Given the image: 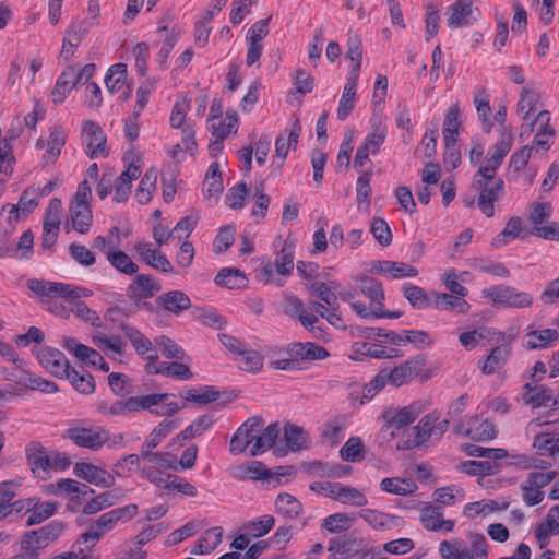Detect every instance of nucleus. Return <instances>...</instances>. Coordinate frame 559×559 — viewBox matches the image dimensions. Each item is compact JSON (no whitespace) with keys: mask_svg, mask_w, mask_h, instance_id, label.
Masks as SVG:
<instances>
[{"mask_svg":"<svg viewBox=\"0 0 559 559\" xmlns=\"http://www.w3.org/2000/svg\"><path fill=\"white\" fill-rule=\"evenodd\" d=\"M471 549H467L462 539L442 540L439 552L442 559H487V539L483 534L471 535Z\"/></svg>","mask_w":559,"mask_h":559,"instance_id":"obj_1","label":"nucleus"},{"mask_svg":"<svg viewBox=\"0 0 559 559\" xmlns=\"http://www.w3.org/2000/svg\"><path fill=\"white\" fill-rule=\"evenodd\" d=\"M66 527L63 521L55 520L37 530L25 532L21 540V550L39 555L41 549L55 543L64 533Z\"/></svg>","mask_w":559,"mask_h":559,"instance_id":"obj_2","label":"nucleus"},{"mask_svg":"<svg viewBox=\"0 0 559 559\" xmlns=\"http://www.w3.org/2000/svg\"><path fill=\"white\" fill-rule=\"evenodd\" d=\"M473 186L480 193L477 199V206L486 217L495 215V202L498 201L504 192V182L496 176H476Z\"/></svg>","mask_w":559,"mask_h":559,"instance_id":"obj_3","label":"nucleus"},{"mask_svg":"<svg viewBox=\"0 0 559 559\" xmlns=\"http://www.w3.org/2000/svg\"><path fill=\"white\" fill-rule=\"evenodd\" d=\"M27 287L33 293L46 296L52 299L53 297L60 296L67 300L79 299L81 297H87L92 295V292L83 287H74L70 284L48 282L43 280H29L27 281Z\"/></svg>","mask_w":559,"mask_h":559,"instance_id":"obj_4","label":"nucleus"},{"mask_svg":"<svg viewBox=\"0 0 559 559\" xmlns=\"http://www.w3.org/2000/svg\"><path fill=\"white\" fill-rule=\"evenodd\" d=\"M481 296L498 306L510 308H526L533 304V298L525 292H518L514 287L496 285L481 292Z\"/></svg>","mask_w":559,"mask_h":559,"instance_id":"obj_5","label":"nucleus"},{"mask_svg":"<svg viewBox=\"0 0 559 559\" xmlns=\"http://www.w3.org/2000/svg\"><path fill=\"white\" fill-rule=\"evenodd\" d=\"M264 420L261 416H252L242 423L233 435L229 442V452L234 455L243 453L247 448L257 441Z\"/></svg>","mask_w":559,"mask_h":559,"instance_id":"obj_6","label":"nucleus"},{"mask_svg":"<svg viewBox=\"0 0 559 559\" xmlns=\"http://www.w3.org/2000/svg\"><path fill=\"white\" fill-rule=\"evenodd\" d=\"M64 438L70 439L75 445L87 448L93 451L99 450L108 440L109 433L103 428H85L72 427L68 428L63 435Z\"/></svg>","mask_w":559,"mask_h":559,"instance_id":"obj_7","label":"nucleus"},{"mask_svg":"<svg viewBox=\"0 0 559 559\" xmlns=\"http://www.w3.org/2000/svg\"><path fill=\"white\" fill-rule=\"evenodd\" d=\"M36 357L43 368H45L52 376L63 379L68 376L70 364L64 354L57 348L49 346L40 347L36 350Z\"/></svg>","mask_w":559,"mask_h":559,"instance_id":"obj_8","label":"nucleus"},{"mask_svg":"<svg viewBox=\"0 0 559 559\" xmlns=\"http://www.w3.org/2000/svg\"><path fill=\"white\" fill-rule=\"evenodd\" d=\"M427 364L426 357L417 355L400 366L388 370L389 383L394 386H402L417 377Z\"/></svg>","mask_w":559,"mask_h":559,"instance_id":"obj_9","label":"nucleus"},{"mask_svg":"<svg viewBox=\"0 0 559 559\" xmlns=\"http://www.w3.org/2000/svg\"><path fill=\"white\" fill-rule=\"evenodd\" d=\"M512 142L513 135L511 131L504 128L501 132L500 140L492 147L493 152L487 158V165L480 167L476 176H486L487 178H489V176H496L497 169L512 147Z\"/></svg>","mask_w":559,"mask_h":559,"instance_id":"obj_10","label":"nucleus"},{"mask_svg":"<svg viewBox=\"0 0 559 559\" xmlns=\"http://www.w3.org/2000/svg\"><path fill=\"white\" fill-rule=\"evenodd\" d=\"M523 390V402L531 405L533 408L552 406L554 409H556L559 404L556 388L554 389L545 385L525 383Z\"/></svg>","mask_w":559,"mask_h":559,"instance_id":"obj_11","label":"nucleus"},{"mask_svg":"<svg viewBox=\"0 0 559 559\" xmlns=\"http://www.w3.org/2000/svg\"><path fill=\"white\" fill-rule=\"evenodd\" d=\"M294 249L287 242L284 247L277 252L274 264L271 262L266 263L261 269V278L265 283H274L273 281V270L277 272V274L283 276H288L292 274L294 270Z\"/></svg>","mask_w":559,"mask_h":559,"instance_id":"obj_12","label":"nucleus"},{"mask_svg":"<svg viewBox=\"0 0 559 559\" xmlns=\"http://www.w3.org/2000/svg\"><path fill=\"white\" fill-rule=\"evenodd\" d=\"M73 473L76 477L102 488H110L116 483L114 474H110L92 463H75Z\"/></svg>","mask_w":559,"mask_h":559,"instance_id":"obj_13","label":"nucleus"},{"mask_svg":"<svg viewBox=\"0 0 559 559\" xmlns=\"http://www.w3.org/2000/svg\"><path fill=\"white\" fill-rule=\"evenodd\" d=\"M82 138L86 146V154L91 158L106 155L107 138L99 124L91 120L85 121L82 129Z\"/></svg>","mask_w":559,"mask_h":559,"instance_id":"obj_14","label":"nucleus"},{"mask_svg":"<svg viewBox=\"0 0 559 559\" xmlns=\"http://www.w3.org/2000/svg\"><path fill=\"white\" fill-rule=\"evenodd\" d=\"M64 348L86 365L99 368L104 372L109 371V365L96 349L84 344H80L74 338H66Z\"/></svg>","mask_w":559,"mask_h":559,"instance_id":"obj_15","label":"nucleus"},{"mask_svg":"<svg viewBox=\"0 0 559 559\" xmlns=\"http://www.w3.org/2000/svg\"><path fill=\"white\" fill-rule=\"evenodd\" d=\"M134 250L140 259L151 267L163 273H173L174 267L170 261L164 253L153 249L150 242L136 241Z\"/></svg>","mask_w":559,"mask_h":559,"instance_id":"obj_16","label":"nucleus"},{"mask_svg":"<svg viewBox=\"0 0 559 559\" xmlns=\"http://www.w3.org/2000/svg\"><path fill=\"white\" fill-rule=\"evenodd\" d=\"M289 357L299 360H323L330 356V353L323 346L312 342H294L287 346Z\"/></svg>","mask_w":559,"mask_h":559,"instance_id":"obj_17","label":"nucleus"},{"mask_svg":"<svg viewBox=\"0 0 559 559\" xmlns=\"http://www.w3.org/2000/svg\"><path fill=\"white\" fill-rule=\"evenodd\" d=\"M438 419L439 414L436 412L425 415L419 423L413 427V430L415 431L414 439L407 440L403 448H417L426 443L430 437L435 436V424Z\"/></svg>","mask_w":559,"mask_h":559,"instance_id":"obj_18","label":"nucleus"},{"mask_svg":"<svg viewBox=\"0 0 559 559\" xmlns=\"http://www.w3.org/2000/svg\"><path fill=\"white\" fill-rule=\"evenodd\" d=\"M25 455L33 473L50 471V453L39 441L29 442Z\"/></svg>","mask_w":559,"mask_h":559,"instance_id":"obj_19","label":"nucleus"},{"mask_svg":"<svg viewBox=\"0 0 559 559\" xmlns=\"http://www.w3.org/2000/svg\"><path fill=\"white\" fill-rule=\"evenodd\" d=\"M365 540L356 536L346 535L342 538H333L329 544V551H335L341 559H348L359 555L365 548Z\"/></svg>","mask_w":559,"mask_h":559,"instance_id":"obj_20","label":"nucleus"},{"mask_svg":"<svg viewBox=\"0 0 559 559\" xmlns=\"http://www.w3.org/2000/svg\"><path fill=\"white\" fill-rule=\"evenodd\" d=\"M420 522L426 530L432 532H438L440 530L451 532L454 527V522L452 520L442 519L441 509L433 504H428L423 508Z\"/></svg>","mask_w":559,"mask_h":559,"instance_id":"obj_21","label":"nucleus"},{"mask_svg":"<svg viewBox=\"0 0 559 559\" xmlns=\"http://www.w3.org/2000/svg\"><path fill=\"white\" fill-rule=\"evenodd\" d=\"M117 524L111 512L108 511L102 514L94 523H92L88 530L81 534L76 543H87L92 540V546L97 543L100 537L108 531H110Z\"/></svg>","mask_w":559,"mask_h":559,"instance_id":"obj_22","label":"nucleus"},{"mask_svg":"<svg viewBox=\"0 0 559 559\" xmlns=\"http://www.w3.org/2000/svg\"><path fill=\"white\" fill-rule=\"evenodd\" d=\"M473 13V0H456L447 12V24L450 28L468 25V16Z\"/></svg>","mask_w":559,"mask_h":559,"instance_id":"obj_23","label":"nucleus"},{"mask_svg":"<svg viewBox=\"0 0 559 559\" xmlns=\"http://www.w3.org/2000/svg\"><path fill=\"white\" fill-rule=\"evenodd\" d=\"M156 302L174 314H180L182 311L191 307L189 296L181 290L164 293L156 298Z\"/></svg>","mask_w":559,"mask_h":559,"instance_id":"obj_24","label":"nucleus"},{"mask_svg":"<svg viewBox=\"0 0 559 559\" xmlns=\"http://www.w3.org/2000/svg\"><path fill=\"white\" fill-rule=\"evenodd\" d=\"M78 83L76 69L73 66L68 67L59 75L51 92L52 102L55 104H61Z\"/></svg>","mask_w":559,"mask_h":559,"instance_id":"obj_25","label":"nucleus"},{"mask_svg":"<svg viewBox=\"0 0 559 559\" xmlns=\"http://www.w3.org/2000/svg\"><path fill=\"white\" fill-rule=\"evenodd\" d=\"M432 306L443 310L455 311L457 313H467L471 305L464 299L453 294L432 292Z\"/></svg>","mask_w":559,"mask_h":559,"instance_id":"obj_26","label":"nucleus"},{"mask_svg":"<svg viewBox=\"0 0 559 559\" xmlns=\"http://www.w3.org/2000/svg\"><path fill=\"white\" fill-rule=\"evenodd\" d=\"M162 290L159 282L150 274H135L133 282L128 287V294L151 298Z\"/></svg>","mask_w":559,"mask_h":559,"instance_id":"obj_27","label":"nucleus"},{"mask_svg":"<svg viewBox=\"0 0 559 559\" xmlns=\"http://www.w3.org/2000/svg\"><path fill=\"white\" fill-rule=\"evenodd\" d=\"M280 435V425L278 423H271L264 429L262 428L261 432H258L257 441L253 443L250 449L251 456H258L267 450L272 449Z\"/></svg>","mask_w":559,"mask_h":559,"instance_id":"obj_28","label":"nucleus"},{"mask_svg":"<svg viewBox=\"0 0 559 559\" xmlns=\"http://www.w3.org/2000/svg\"><path fill=\"white\" fill-rule=\"evenodd\" d=\"M141 174L138 166L131 164L116 179L114 201L117 203L124 202L131 191L132 181Z\"/></svg>","mask_w":559,"mask_h":559,"instance_id":"obj_29","label":"nucleus"},{"mask_svg":"<svg viewBox=\"0 0 559 559\" xmlns=\"http://www.w3.org/2000/svg\"><path fill=\"white\" fill-rule=\"evenodd\" d=\"M419 415V411L416 409L415 405H408L400 411H397L394 415L390 416L388 413L383 415L385 419V424L383 425L382 430L386 431L391 428L402 429L411 424H413Z\"/></svg>","mask_w":559,"mask_h":559,"instance_id":"obj_30","label":"nucleus"},{"mask_svg":"<svg viewBox=\"0 0 559 559\" xmlns=\"http://www.w3.org/2000/svg\"><path fill=\"white\" fill-rule=\"evenodd\" d=\"M357 81L358 78L355 76V73L347 76L337 108V118L342 121L345 120L354 109Z\"/></svg>","mask_w":559,"mask_h":559,"instance_id":"obj_31","label":"nucleus"},{"mask_svg":"<svg viewBox=\"0 0 559 559\" xmlns=\"http://www.w3.org/2000/svg\"><path fill=\"white\" fill-rule=\"evenodd\" d=\"M214 282L217 286L228 289H241L247 286L248 280L239 269L224 267L218 271Z\"/></svg>","mask_w":559,"mask_h":559,"instance_id":"obj_32","label":"nucleus"},{"mask_svg":"<svg viewBox=\"0 0 559 559\" xmlns=\"http://www.w3.org/2000/svg\"><path fill=\"white\" fill-rule=\"evenodd\" d=\"M559 338L556 329L533 330L525 334L524 347L526 349L547 348Z\"/></svg>","mask_w":559,"mask_h":559,"instance_id":"obj_33","label":"nucleus"},{"mask_svg":"<svg viewBox=\"0 0 559 559\" xmlns=\"http://www.w3.org/2000/svg\"><path fill=\"white\" fill-rule=\"evenodd\" d=\"M171 396L169 393H152L148 394V413L158 416V417H171L175 415L178 411L186 407V403L178 404L177 402H170L165 404V411L157 409V406H159L162 403H165L168 401V399Z\"/></svg>","mask_w":559,"mask_h":559,"instance_id":"obj_34","label":"nucleus"},{"mask_svg":"<svg viewBox=\"0 0 559 559\" xmlns=\"http://www.w3.org/2000/svg\"><path fill=\"white\" fill-rule=\"evenodd\" d=\"M359 282L360 292L370 299V308L372 311L376 310L377 307H383L384 290L382 284L370 276H362Z\"/></svg>","mask_w":559,"mask_h":559,"instance_id":"obj_35","label":"nucleus"},{"mask_svg":"<svg viewBox=\"0 0 559 559\" xmlns=\"http://www.w3.org/2000/svg\"><path fill=\"white\" fill-rule=\"evenodd\" d=\"M460 115L461 111L457 104L452 105L448 109L442 130L444 143H456L459 130L461 127Z\"/></svg>","mask_w":559,"mask_h":559,"instance_id":"obj_36","label":"nucleus"},{"mask_svg":"<svg viewBox=\"0 0 559 559\" xmlns=\"http://www.w3.org/2000/svg\"><path fill=\"white\" fill-rule=\"evenodd\" d=\"M158 171L155 167L148 168L142 177L135 191V198L139 203L147 204L156 190Z\"/></svg>","mask_w":559,"mask_h":559,"instance_id":"obj_37","label":"nucleus"},{"mask_svg":"<svg viewBox=\"0 0 559 559\" xmlns=\"http://www.w3.org/2000/svg\"><path fill=\"white\" fill-rule=\"evenodd\" d=\"M70 216L73 228L80 234L88 233L92 225V210L90 205L71 204Z\"/></svg>","mask_w":559,"mask_h":559,"instance_id":"obj_38","label":"nucleus"},{"mask_svg":"<svg viewBox=\"0 0 559 559\" xmlns=\"http://www.w3.org/2000/svg\"><path fill=\"white\" fill-rule=\"evenodd\" d=\"M68 376L63 379H68L72 386L81 394L90 395L95 391V380L93 376L84 370L79 371L72 367L67 370Z\"/></svg>","mask_w":559,"mask_h":559,"instance_id":"obj_39","label":"nucleus"},{"mask_svg":"<svg viewBox=\"0 0 559 559\" xmlns=\"http://www.w3.org/2000/svg\"><path fill=\"white\" fill-rule=\"evenodd\" d=\"M275 509L285 518L295 519L304 512L301 502L290 493L283 492L276 497Z\"/></svg>","mask_w":559,"mask_h":559,"instance_id":"obj_40","label":"nucleus"},{"mask_svg":"<svg viewBox=\"0 0 559 559\" xmlns=\"http://www.w3.org/2000/svg\"><path fill=\"white\" fill-rule=\"evenodd\" d=\"M107 261L116 271L123 275L132 276L139 271L138 264L120 249H116L115 252H108Z\"/></svg>","mask_w":559,"mask_h":559,"instance_id":"obj_41","label":"nucleus"},{"mask_svg":"<svg viewBox=\"0 0 559 559\" xmlns=\"http://www.w3.org/2000/svg\"><path fill=\"white\" fill-rule=\"evenodd\" d=\"M284 439L287 448L292 452H297L307 447L308 436L304 428L287 423L284 426Z\"/></svg>","mask_w":559,"mask_h":559,"instance_id":"obj_42","label":"nucleus"},{"mask_svg":"<svg viewBox=\"0 0 559 559\" xmlns=\"http://www.w3.org/2000/svg\"><path fill=\"white\" fill-rule=\"evenodd\" d=\"M403 295L413 308L425 309L432 305L431 293L427 294L419 286L405 284L403 286Z\"/></svg>","mask_w":559,"mask_h":559,"instance_id":"obj_43","label":"nucleus"},{"mask_svg":"<svg viewBox=\"0 0 559 559\" xmlns=\"http://www.w3.org/2000/svg\"><path fill=\"white\" fill-rule=\"evenodd\" d=\"M381 490L397 495L407 496L417 489V485L408 478H383L380 483Z\"/></svg>","mask_w":559,"mask_h":559,"instance_id":"obj_44","label":"nucleus"},{"mask_svg":"<svg viewBox=\"0 0 559 559\" xmlns=\"http://www.w3.org/2000/svg\"><path fill=\"white\" fill-rule=\"evenodd\" d=\"M474 104L477 110L479 120L484 123L486 132H490L492 122L490 121L491 107L489 104V97L484 87H477L474 95Z\"/></svg>","mask_w":559,"mask_h":559,"instance_id":"obj_45","label":"nucleus"},{"mask_svg":"<svg viewBox=\"0 0 559 559\" xmlns=\"http://www.w3.org/2000/svg\"><path fill=\"white\" fill-rule=\"evenodd\" d=\"M355 522V516L346 513H333L326 516L321 527L332 534H338L348 531Z\"/></svg>","mask_w":559,"mask_h":559,"instance_id":"obj_46","label":"nucleus"},{"mask_svg":"<svg viewBox=\"0 0 559 559\" xmlns=\"http://www.w3.org/2000/svg\"><path fill=\"white\" fill-rule=\"evenodd\" d=\"M536 120L540 121V127L533 140V145L531 147H540L547 151L550 147V143L548 142L547 136L555 135V130L549 126V112L546 110L540 111Z\"/></svg>","mask_w":559,"mask_h":559,"instance_id":"obj_47","label":"nucleus"},{"mask_svg":"<svg viewBox=\"0 0 559 559\" xmlns=\"http://www.w3.org/2000/svg\"><path fill=\"white\" fill-rule=\"evenodd\" d=\"M464 497V489L457 485L440 487L432 492L433 500L444 506H453L456 501H462Z\"/></svg>","mask_w":559,"mask_h":559,"instance_id":"obj_48","label":"nucleus"},{"mask_svg":"<svg viewBox=\"0 0 559 559\" xmlns=\"http://www.w3.org/2000/svg\"><path fill=\"white\" fill-rule=\"evenodd\" d=\"M180 426L179 419H164L155 427L143 444L146 448H156L164 438H166L174 429Z\"/></svg>","mask_w":559,"mask_h":559,"instance_id":"obj_49","label":"nucleus"},{"mask_svg":"<svg viewBox=\"0 0 559 559\" xmlns=\"http://www.w3.org/2000/svg\"><path fill=\"white\" fill-rule=\"evenodd\" d=\"M127 80V64L116 63L111 66L105 76V84L110 93L119 92Z\"/></svg>","mask_w":559,"mask_h":559,"instance_id":"obj_50","label":"nucleus"},{"mask_svg":"<svg viewBox=\"0 0 559 559\" xmlns=\"http://www.w3.org/2000/svg\"><path fill=\"white\" fill-rule=\"evenodd\" d=\"M509 354L510 350L504 345L492 348L486 360L480 366L481 372L487 376L492 374L497 368L506 362Z\"/></svg>","mask_w":559,"mask_h":559,"instance_id":"obj_51","label":"nucleus"},{"mask_svg":"<svg viewBox=\"0 0 559 559\" xmlns=\"http://www.w3.org/2000/svg\"><path fill=\"white\" fill-rule=\"evenodd\" d=\"M221 396L219 391L212 385H205L200 390L190 389L186 392L185 401L182 403L192 402L195 404L204 405L216 401Z\"/></svg>","mask_w":559,"mask_h":559,"instance_id":"obj_52","label":"nucleus"},{"mask_svg":"<svg viewBox=\"0 0 559 559\" xmlns=\"http://www.w3.org/2000/svg\"><path fill=\"white\" fill-rule=\"evenodd\" d=\"M559 534V520L556 514L549 510L546 515L545 522L538 524L536 528V538L539 540V547L544 548L548 544L550 535Z\"/></svg>","mask_w":559,"mask_h":559,"instance_id":"obj_53","label":"nucleus"},{"mask_svg":"<svg viewBox=\"0 0 559 559\" xmlns=\"http://www.w3.org/2000/svg\"><path fill=\"white\" fill-rule=\"evenodd\" d=\"M120 330L123 331L124 335L130 340L139 355H143L153 349L152 342L134 326L121 323Z\"/></svg>","mask_w":559,"mask_h":559,"instance_id":"obj_54","label":"nucleus"},{"mask_svg":"<svg viewBox=\"0 0 559 559\" xmlns=\"http://www.w3.org/2000/svg\"><path fill=\"white\" fill-rule=\"evenodd\" d=\"M275 519L272 515H263L261 518L249 521L245 524L243 530L248 536L259 538L266 535L274 526Z\"/></svg>","mask_w":559,"mask_h":559,"instance_id":"obj_55","label":"nucleus"},{"mask_svg":"<svg viewBox=\"0 0 559 559\" xmlns=\"http://www.w3.org/2000/svg\"><path fill=\"white\" fill-rule=\"evenodd\" d=\"M118 499L119 497L112 491L102 492L85 503L83 513L87 515L95 514L103 509L114 506Z\"/></svg>","mask_w":559,"mask_h":559,"instance_id":"obj_56","label":"nucleus"},{"mask_svg":"<svg viewBox=\"0 0 559 559\" xmlns=\"http://www.w3.org/2000/svg\"><path fill=\"white\" fill-rule=\"evenodd\" d=\"M239 474L235 475L237 478H249V479H270L273 476V472L267 469L264 464L260 461H252L238 468Z\"/></svg>","mask_w":559,"mask_h":559,"instance_id":"obj_57","label":"nucleus"},{"mask_svg":"<svg viewBox=\"0 0 559 559\" xmlns=\"http://www.w3.org/2000/svg\"><path fill=\"white\" fill-rule=\"evenodd\" d=\"M335 500L344 504L364 507L368 503L367 497L357 488L340 485Z\"/></svg>","mask_w":559,"mask_h":559,"instance_id":"obj_58","label":"nucleus"},{"mask_svg":"<svg viewBox=\"0 0 559 559\" xmlns=\"http://www.w3.org/2000/svg\"><path fill=\"white\" fill-rule=\"evenodd\" d=\"M559 442L558 433L542 432L537 433L533 440V448L537 450L539 455L555 456L556 451L555 443Z\"/></svg>","mask_w":559,"mask_h":559,"instance_id":"obj_59","label":"nucleus"},{"mask_svg":"<svg viewBox=\"0 0 559 559\" xmlns=\"http://www.w3.org/2000/svg\"><path fill=\"white\" fill-rule=\"evenodd\" d=\"M57 502L45 501L43 503L36 504V507L31 510V514L26 520V526H33L43 523L50 516H52L57 512Z\"/></svg>","mask_w":559,"mask_h":559,"instance_id":"obj_60","label":"nucleus"},{"mask_svg":"<svg viewBox=\"0 0 559 559\" xmlns=\"http://www.w3.org/2000/svg\"><path fill=\"white\" fill-rule=\"evenodd\" d=\"M365 444L359 437H350L340 450V456L346 462H358L364 459Z\"/></svg>","mask_w":559,"mask_h":559,"instance_id":"obj_61","label":"nucleus"},{"mask_svg":"<svg viewBox=\"0 0 559 559\" xmlns=\"http://www.w3.org/2000/svg\"><path fill=\"white\" fill-rule=\"evenodd\" d=\"M462 472L468 475H493L498 472V465L489 461H465L460 465Z\"/></svg>","mask_w":559,"mask_h":559,"instance_id":"obj_62","label":"nucleus"},{"mask_svg":"<svg viewBox=\"0 0 559 559\" xmlns=\"http://www.w3.org/2000/svg\"><path fill=\"white\" fill-rule=\"evenodd\" d=\"M108 384L112 393L124 397L133 393L131 379L124 373L112 372L108 376Z\"/></svg>","mask_w":559,"mask_h":559,"instance_id":"obj_63","label":"nucleus"},{"mask_svg":"<svg viewBox=\"0 0 559 559\" xmlns=\"http://www.w3.org/2000/svg\"><path fill=\"white\" fill-rule=\"evenodd\" d=\"M213 424V419L209 415H203L197 418L191 425H189L185 430H182L179 435H177V439L179 440H190L197 436H200L205 430H207Z\"/></svg>","mask_w":559,"mask_h":559,"instance_id":"obj_64","label":"nucleus"}]
</instances>
